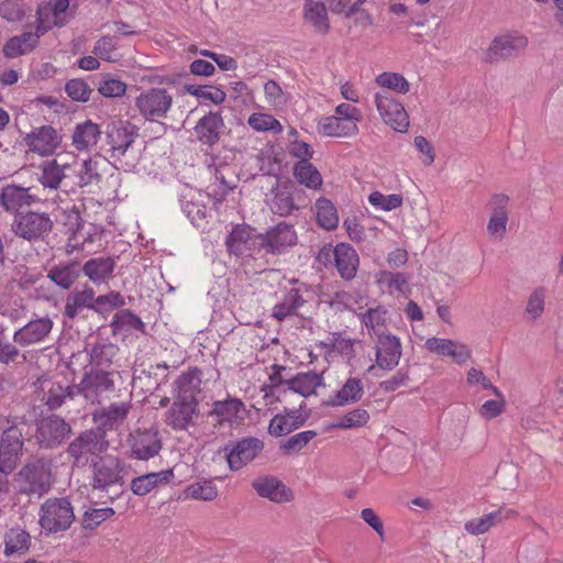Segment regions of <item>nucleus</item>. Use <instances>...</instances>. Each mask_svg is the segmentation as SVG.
<instances>
[{
  "label": "nucleus",
  "mask_w": 563,
  "mask_h": 563,
  "mask_svg": "<svg viewBox=\"0 0 563 563\" xmlns=\"http://www.w3.org/2000/svg\"><path fill=\"white\" fill-rule=\"evenodd\" d=\"M402 349L398 336L378 333L376 345V365L385 371L394 369L401 357Z\"/></svg>",
  "instance_id": "obj_19"
},
{
  "label": "nucleus",
  "mask_w": 563,
  "mask_h": 563,
  "mask_svg": "<svg viewBox=\"0 0 563 563\" xmlns=\"http://www.w3.org/2000/svg\"><path fill=\"white\" fill-rule=\"evenodd\" d=\"M129 456L139 461H148L162 450V440L154 429H136L126 439Z\"/></svg>",
  "instance_id": "obj_9"
},
{
  "label": "nucleus",
  "mask_w": 563,
  "mask_h": 563,
  "mask_svg": "<svg viewBox=\"0 0 563 563\" xmlns=\"http://www.w3.org/2000/svg\"><path fill=\"white\" fill-rule=\"evenodd\" d=\"M409 279V275L401 272L391 273L384 271L379 274V283L387 285L389 289H394L400 294L408 291Z\"/></svg>",
  "instance_id": "obj_63"
},
{
  "label": "nucleus",
  "mask_w": 563,
  "mask_h": 563,
  "mask_svg": "<svg viewBox=\"0 0 563 563\" xmlns=\"http://www.w3.org/2000/svg\"><path fill=\"white\" fill-rule=\"evenodd\" d=\"M263 250L269 254H280L297 243V234L291 224L279 222L267 230L263 238Z\"/></svg>",
  "instance_id": "obj_18"
},
{
  "label": "nucleus",
  "mask_w": 563,
  "mask_h": 563,
  "mask_svg": "<svg viewBox=\"0 0 563 563\" xmlns=\"http://www.w3.org/2000/svg\"><path fill=\"white\" fill-rule=\"evenodd\" d=\"M53 325L54 322L48 317L33 319L14 332L13 341L21 346L40 343L48 336Z\"/></svg>",
  "instance_id": "obj_22"
},
{
  "label": "nucleus",
  "mask_w": 563,
  "mask_h": 563,
  "mask_svg": "<svg viewBox=\"0 0 563 563\" xmlns=\"http://www.w3.org/2000/svg\"><path fill=\"white\" fill-rule=\"evenodd\" d=\"M65 91L71 100L77 102H87L92 89L84 79L74 78L66 82Z\"/></svg>",
  "instance_id": "obj_61"
},
{
  "label": "nucleus",
  "mask_w": 563,
  "mask_h": 563,
  "mask_svg": "<svg viewBox=\"0 0 563 563\" xmlns=\"http://www.w3.org/2000/svg\"><path fill=\"white\" fill-rule=\"evenodd\" d=\"M113 515L114 510L111 507L88 509L82 515L81 526L85 530H95Z\"/></svg>",
  "instance_id": "obj_56"
},
{
  "label": "nucleus",
  "mask_w": 563,
  "mask_h": 563,
  "mask_svg": "<svg viewBox=\"0 0 563 563\" xmlns=\"http://www.w3.org/2000/svg\"><path fill=\"white\" fill-rule=\"evenodd\" d=\"M173 96L165 88H150L135 99L140 115L148 122L162 123L173 107Z\"/></svg>",
  "instance_id": "obj_5"
},
{
  "label": "nucleus",
  "mask_w": 563,
  "mask_h": 563,
  "mask_svg": "<svg viewBox=\"0 0 563 563\" xmlns=\"http://www.w3.org/2000/svg\"><path fill=\"white\" fill-rule=\"evenodd\" d=\"M81 274L89 278L95 285L107 283L115 268L113 257H92L85 264H80Z\"/></svg>",
  "instance_id": "obj_32"
},
{
  "label": "nucleus",
  "mask_w": 563,
  "mask_h": 563,
  "mask_svg": "<svg viewBox=\"0 0 563 563\" xmlns=\"http://www.w3.org/2000/svg\"><path fill=\"white\" fill-rule=\"evenodd\" d=\"M199 416L198 399L173 395V402L164 413V422L174 431H186Z\"/></svg>",
  "instance_id": "obj_8"
},
{
  "label": "nucleus",
  "mask_w": 563,
  "mask_h": 563,
  "mask_svg": "<svg viewBox=\"0 0 563 563\" xmlns=\"http://www.w3.org/2000/svg\"><path fill=\"white\" fill-rule=\"evenodd\" d=\"M100 134L99 125L91 120L78 123L73 133V145L78 151L89 150L97 144Z\"/></svg>",
  "instance_id": "obj_42"
},
{
  "label": "nucleus",
  "mask_w": 563,
  "mask_h": 563,
  "mask_svg": "<svg viewBox=\"0 0 563 563\" xmlns=\"http://www.w3.org/2000/svg\"><path fill=\"white\" fill-rule=\"evenodd\" d=\"M185 92L203 100H209L214 104H221L225 100V92L213 86H202V85H185Z\"/></svg>",
  "instance_id": "obj_52"
},
{
  "label": "nucleus",
  "mask_w": 563,
  "mask_h": 563,
  "mask_svg": "<svg viewBox=\"0 0 563 563\" xmlns=\"http://www.w3.org/2000/svg\"><path fill=\"white\" fill-rule=\"evenodd\" d=\"M364 395L363 383L357 377H350L343 386L324 404L330 407H342L358 402Z\"/></svg>",
  "instance_id": "obj_35"
},
{
  "label": "nucleus",
  "mask_w": 563,
  "mask_h": 563,
  "mask_svg": "<svg viewBox=\"0 0 563 563\" xmlns=\"http://www.w3.org/2000/svg\"><path fill=\"white\" fill-rule=\"evenodd\" d=\"M38 45V35L24 32L21 35L10 37L4 46L3 54L8 58H14L32 52Z\"/></svg>",
  "instance_id": "obj_43"
},
{
  "label": "nucleus",
  "mask_w": 563,
  "mask_h": 563,
  "mask_svg": "<svg viewBox=\"0 0 563 563\" xmlns=\"http://www.w3.org/2000/svg\"><path fill=\"white\" fill-rule=\"evenodd\" d=\"M323 385L322 374L313 371L301 372L287 378V396L291 393L308 397L314 394L316 388Z\"/></svg>",
  "instance_id": "obj_36"
},
{
  "label": "nucleus",
  "mask_w": 563,
  "mask_h": 563,
  "mask_svg": "<svg viewBox=\"0 0 563 563\" xmlns=\"http://www.w3.org/2000/svg\"><path fill=\"white\" fill-rule=\"evenodd\" d=\"M276 186H278V181L276 183ZM271 192L272 198L268 202V206L274 214L279 217H288L292 214L295 210H298L291 192L286 188L278 189L277 187H273Z\"/></svg>",
  "instance_id": "obj_47"
},
{
  "label": "nucleus",
  "mask_w": 563,
  "mask_h": 563,
  "mask_svg": "<svg viewBox=\"0 0 563 563\" xmlns=\"http://www.w3.org/2000/svg\"><path fill=\"white\" fill-rule=\"evenodd\" d=\"M247 123L255 131H282L279 121L267 113H253Z\"/></svg>",
  "instance_id": "obj_64"
},
{
  "label": "nucleus",
  "mask_w": 563,
  "mask_h": 563,
  "mask_svg": "<svg viewBox=\"0 0 563 563\" xmlns=\"http://www.w3.org/2000/svg\"><path fill=\"white\" fill-rule=\"evenodd\" d=\"M547 290L544 287H537L529 295L526 313L531 320L540 318L544 311Z\"/></svg>",
  "instance_id": "obj_57"
},
{
  "label": "nucleus",
  "mask_w": 563,
  "mask_h": 563,
  "mask_svg": "<svg viewBox=\"0 0 563 563\" xmlns=\"http://www.w3.org/2000/svg\"><path fill=\"white\" fill-rule=\"evenodd\" d=\"M136 136V128L130 122L119 121L111 123L107 130V143L111 152L110 157L115 162L121 161Z\"/></svg>",
  "instance_id": "obj_14"
},
{
  "label": "nucleus",
  "mask_w": 563,
  "mask_h": 563,
  "mask_svg": "<svg viewBox=\"0 0 563 563\" xmlns=\"http://www.w3.org/2000/svg\"><path fill=\"white\" fill-rule=\"evenodd\" d=\"M95 295V290L87 284L81 290L76 289L69 292L66 297L64 316L75 319L84 309L93 310Z\"/></svg>",
  "instance_id": "obj_34"
},
{
  "label": "nucleus",
  "mask_w": 563,
  "mask_h": 563,
  "mask_svg": "<svg viewBox=\"0 0 563 563\" xmlns=\"http://www.w3.org/2000/svg\"><path fill=\"white\" fill-rule=\"evenodd\" d=\"M252 486L258 496L274 503H286L292 498V492L274 476L260 477L252 483Z\"/></svg>",
  "instance_id": "obj_26"
},
{
  "label": "nucleus",
  "mask_w": 563,
  "mask_h": 563,
  "mask_svg": "<svg viewBox=\"0 0 563 563\" xmlns=\"http://www.w3.org/2000/svg\"><path fill=\"white\" fill-rule=\"evenodd\" d=\"M74 520V507L67 497L48 498L41 506L38 522L47 533L66 531Z\"/></svg>",
  "instance_id": "obj_4"
},
{
  "label": "nucleus",
  "mask_w": 563,
  "mask_h": 563,
  "mask_svg": "<svg viewBox=\"0 0 563 563\" xmlns=\"http://www.w3.org/2000/svg\"><path fill=\"white\" fill-rule=\"evenodd\" d=\"M302 404L298 409L285 408L283 412L275 415L268 424V432L273 437H283L302 427L308 415L301 412Z\"/></svg>",
  "instance_id": "obj_24"
},
{
  "label": "nucleus",
  "mask_w": 563,
  "mask_h": 563,
  "mask_svg": "<svg viewBox=\"0 0 563 563\" xmlns=\"http://www.w3.org/2000/svg\"><path fill=\"white\" fill-rule=\"evenodd\" d=\"M263 233H256L247 224H236L225 238V245L231 254L236 256L250 255L263 250Z\"/></svg>",
  "instance_id": "obj_11"
},
{
  "label": "nucleus",
  "mask_w": 563,
  "mask_h": 563,
  "mask_svg": "<svg viewBox=\"0 0 563 563\" xmlns=\"http://www.w3.org/2000/svg\"><path fill=\"white\" fill-rule=\"evenodd\" d=\"M294 176L299 184L311 189H318L322 185L321 174L310 162H297L294 166Z\"/></svg>",
  "instance_id": "obj_49"
},
{
  "label": "nucleus",
  "mask_w": 563,
  "mask_h": 563,
  "mask_svg": "<svg viewBox=\"0 0 563 563\" xmlns=\"http://www.w3.org/2000/svg\"><path fill=\"white\" fill-rule=\"evenodd\" d=\"M77 185L79 187H87L98 185L101 181V174L99 172V162L97 159H84L76 169Z\"/></svg>",
  "instance_id": "obj_50"
},
{
  "label": "nucleus",
  "mask_w": 563,
  "mask_h": 563,
  "mask_svg": "<svg viewBox=\"0 0 563 563\" xmlns=\"http://www.w3.org/2000/svg\"><path fill=\"white\" fill-rule=\"evenodd\" d=\"M528 45V38L518 33L496 36L485 53V60L497 63L517 56Z\"/></svg>",
  "instance_id": "obj_13"
},
{
  "label": "nucleus",
  "mask_w": 563,
  "mask_h": 563,
  "mask_svg": "<svg viewBox=\"0 0 563 563\" xmlns=\"http://www.w3.org/2000/svg\"><path fill=\"white\" fill-rule=\"evenodd\" d=\"M60 141V135L51 125L36 128L24 137L25 145L30 151L42 156L52 155Z\"/></svg>",
  "instance_id": "obj_20"
},
{
  "label": "nucleus",
  "mask_w": 563,
  "mask_h": 563,
  "mask_svg": "<svg viewBox=\"0 0 563 563\" xmlns=\"http://www.w3.org/2000/svg\"><path fill=\"white\" fill-rule=\"evenodd\" d=\"M317 222L325 230H333L339 224V216L334 205L327 198L316 201Z\"/></svg>",
  "instance_id": "obj_51"
},
{
  "label": "nucleus",
  "mask_w": 563,
  "mask_h": 563,
  "mask_svg": "<svg viewBox=\"0 0 563 563\" xmlns=\"http://www.w3.org/2000/svg\"><path fill=\"white\" fill-rule=\"evenodd\" d=\"M303 22L321 35L330 31V20L327 7L318 0H305L302 5Z\"/></svg>",
  "instance_id": "obj_27"
},
{
  "label": "nucleus",
  "mask_w": 563,
  "mask_h": 563,
  "mask_svg": "<svg viewBox=\"0 0 563 563\" xmlns=\"http://www.w3.org/2000/svg\"><path fill=\"white\" fill-rule=\"evenodd\" d=\"M23 432L19 426L7 428L0 439V494L8 490V475L13 472L23 452Z\"/></svg>",
  "instance_id": "obj_1"
},
{
  "label": "nucleus",
  "mask_w": 563,
  "mask_h": 563,
  "mask_svg": "<svg viewBox=\"0 0 563 563\" xmlns=\"http://www.w3.org/2000/svg\"><path fill=\"white\" fill-rule=\"evenodd\" d=\"M81 276L80 262L66 261L52 265L47 269V278L62 289H69Z\"/></svg>",
  "instance_id": "obj_30"
},
{
  "label": "nucleus",
  "mask_w": 563,
  "mask_h": 563,
  "mask_svg": "<svg viewBox=\"0 0 563 563\" xmlns=\"http://www.w3.org/2000/svg\"><path fill=\"white\" fill-rule=\"evenodd\" d=\"M102 438L98 430L89 429L79 433L68 445L66 452L73 460L74 466H85L89 456L98 451L99 441Z\"/></svg>",
  "instance_id": "obj_15"
},
{
  "label": "nucleus",
  "mask_w": 563,
  "mask_h": 563,
  "mask_svg": "<svg viewBox=\"0 0 563 563\" xmlns=\"http://www.w3.org/2000/svg\"><path fill=\"white\" fill-rule=\"evenodd\" d=\"M375 104L383 121L397 132H407L409 117L401 102L387 90L375 93Z\"/></svg>",
  "instance_id": "obj_10"
},
{
  "label": "nucleus",
  "mask_w": 563,
  "mask_h": 563,
  "mask_svg": "<svg viewBox=\"0 0 563 563\" xmlns=\"http://www.w3.org/2000/svg\"><path fill=\"white\" fill-rule=\"evenodd\" d=\"M54 228L51 214L40 211H25L14 216L12 231L29 242H44Z\"/></svg>",
  "instance_id": "obj_3"
},
{
  "label": "nucleus",
  "mask_w": 563,
  "mask_h": 563,
  "mask_svg": "<svg viewBox=\"0 0 563 563\" xmlns=\"http://www.w3.org/2000/svg\"><path fill=\"white\" fill-rule=\"evenodd\" d=\"M319 132L324 136L350 137L358 133L357 124H352L335 115L322 118L318 124Z\"/></svg>",
  "instance_id": "obj_40"
},
{
  "label": "nucleus",
  "mask_w": 563,
  "mask_h": 563,
  "mask_svg": "<svg viewBox=\"0 0 563 563\" xmlns=\"http://www.w3.org/2000/svg\"><path fill=\"white\" fill-rule=\"evenodd\" d=\"M92 487L106 490L108 487L121 484L123 481V468L119 460L109 457L92 465Z\"/></svg>",
  "instance_id": "obj_21"
},
{
  "label": "nucleus",
  "mask_w": 563,
  "mask_h": 563,
  "mask_svg": "<svg viewBox=\"0 0 563 563\" xmlns=\"http://www.w3.org/2000/svg\"><path fill=\"white\" fill-rule=\"evenodd\" d=\"M118 345L111 342H98L92 345L89 352L90 369H104L112 365L114 357L118 355Z\"/></svg>",
  "instance_id": "obj_41"
},
{
  "label": "nucleus",
  "mask_w": 563,
  "mask_h": 563,
  "mask_svg": "<svg viewBox=\"0 0 563 563\" xmlns=\"http://www.w3.org/2000/svg\"><path fill=\"white\" fill-rule=\"evenodd\" d=\"M114 371L90 369L78 384V394L90 404H101L115 391Z\"/></svg>",
  "instance_id": "obj_6"
},
{
  "label": "nucleus",
  "mask_w": 563,
  "mask_h": 563,
  "mask_svg": "<svg viewBox=\"0 0 563 563\" xmlns=\"http://www.w3.org/2000/svg\"><path fill=\"white\" fill-rule=\"evenodd\" d=\"M368 201L377 209L391 211L402 205V197L397 194L384 195L379 191H374L368 196Z\"/></svg>",
  "instance_id": "obj_62"
},
{
  "label": "nucleus",
  "mask_w": 563,
  "mask_h": 563,
  "mask_svg": "<svg viewBox=\"0 0 563 563\" xmlns=\"http://www.w3.org/2000/svg\"><path fill=\"white\" fill-rule=\"evenodd\" d=\"M70 169L69 165H59L57 159L45 162L42 165V174L38 178L40 184L44 188L57 189L63 180L67 177V170Z\"/></svg>",
  "instance_id": "obj_44"
},
{
  "label": "nucleus",
  "mask_w": 563,
  "mask_h": 563,
  "mask_svg": "<svg viewBox=\"0 0 563 563\" xmlns=\"http://www.w3.org/2000/svg\"><path fill=\"white\" fill-rule=\"evenodd\" d=\"M41 201V198L32 192V187H22L19 185H7L0 192V206L8 212H22L21 209L31 207Z\"/></svg>",
  "instance_id": "obj_16"
},
{
  "label": "nucleus",
  "mask_w": 563,
  "mask_h": 563,
  "mask_svg": "<svg viewBox=\"0 0 563 563\" xmlns=\"http://www.w3.org/2000/svg\"><path fill=\"white\" fill-rule=\"evenodd\" d=\"M26 15V5L21 0L0 2V16L9 23L21 22Z\"/></svg>",
  "instance_id": "obj_54"
},
{
  "label": "nucleus",
  "mask_w": 563,
  "mask_h": 563,
  "mask_svg": "<svg viewBox=\"0 0 563 563\" xmlns=\"http://www.w3.org/2000/svg\"><path fill=\"white\" fill-rule=\"evenodd\" d=\"M174 477L173 470H164L156 473H147L137 476L131 482V490L137 496H145L159 485L168 484Z\"/></svg>",
  "instance_id": "obj_38"
},
{
  "label": "nucleus",
  "mask_w": 563,
  "mask_h": 563,
  "mask_svg": "<svg viewBox=\"0 0 563 563\" xmlns=\"http://www.w3.org/2000/svg\"><path fill=\"white\" fill-rule=\"evenodd\" d=\"M131 409V404L126 401L112 402L109 406L100 407L92 412V420L97 424V429L101 432L102 438L106 431L117 429L121 426Z\"/></svg>",
  "instance_id": "obj_17"
},
{
  "label": "nucleus",
  "mask_w": 563,
  "mask_h": 563,
  "mask_svg": "<svg viewBox=\"0 0 563 563\" xmlns=\"http://www.w3.org/2000/svg\"><path fill=\"white\" fill-rule=\"evenodd\" d=\"M264 449V442L255 437H245L230 441L221 451L224 452L229 468L236 472L252 462Z\"/></svg>",
  "instance_id": "obj_7"
},
{
  "label": "nucleus",
  "mask_w": 563,
  "mask_h": 563,
  "mask_svg": "<svg viewBox=\"0 0 563 563\" xmlns=\"http://www.w3.org/2000/svg\"><path fill=\"white\" fill-rule=\"evenodd\" d=\"M186 497L211 501L218 496V488L212 481H199L188 485L185 489Z\"/></svg>",
  "instance_id": "obj_53"
},
{
  "label": "nucleus",
  "mask_w": 563,
  "mask_h": 563,
  "mask_svg": "<svg viewBox=\"0 0 563 563\" xmlns=\"http://www.w3.org/2000/svg\"><path fill=\"white\" fill-rule=\"evenodd\" d=\"M307 302L302 296L301 288L292 287L287 290L282 300L273 308L272 316L278 321H283L288 317L297 316L298 310Z\"/></svg>",
  "instance_id": "obj_37"
},
{
  "label": "nucleus",
  "mask_w": 563,
  "mask_h": 563,
  "mask_svg": "<svg viewBox=\"0 0 563 563\" xmlns=\"http://www.w3.org/2000/svg\"><path fill=\"white\" fill-rule=\"evenodd\" d=\"M426 349L440 356H450L457 364L465 363L471 357V352L463 343L442 338H429Z\"/></svg>",
  "instance_id": "obj_25"
},
{
  "label": "nucleus",
  "mask_w": 563,
  "mask_h": 563,
  "mask_svg": "<svg viewBox=\"0 0 563 563\" xmlns=\"http://www.w3.org/2000/svg\"><path fill=\"white\" fill-rule=\"evenodd\" d=\"M509 198L504 194H496L492 197L489 206L492 216L488 221L487 231L492 236L503 239L506 233L508 212L506 210Z\"/></svg>",
  "instance_id": "obj_29"
},
{
  "label": "nucleus",
  "mask_w": 563,
  "mask_h": 563,
  "mask_svg": "<svg viewBox=\"0 0 563 563\" xmlns=\"http://www.w3.org/2000/svg\"><path fill=\"white\" fill-rule=\"evenodd\" d=\"M245 406L238 398L214 401L209 411L210 417H216L219 424L239 423L244 419Z\"/></svg>",
  "instance_id": "obj_28"
},
{
  "label": "nucleus",
  "mask_w": 563,
  "mask_h": 563,
  "mask_svg": "<svg viewBox=\"0 0 563 563\" xmlns=\"http://www.w3.org/2000/svg\"><path fill=\"white\" fill-rule=\"evenodd\" d=\"M112 328L113 334H133L134 332H140L141 334H146V329L144 322L133 313L130 309H121L119 310L112 318L110 323Z\"/></svg>",
  "instance_id": "obj_39"
},
{
  "label": "nucleus",
  "mask_w": 563,
  "mask_h": 563,
  "mask_svg": "<svg viewBox=\"0 0 563 563\" xmlns=\"http://www.w3.org/2000/svg\"><path fill=\"white\" fill-rule=\"evenodd\" d=\"M376 82L378 86L398 93H407L410 89L408 80L398 73L384 71L377 76Z\"/></svg>",
  "instance_id": "obj_55"
},
{
  "label": "nucleus",
  "mask_w": 563,
  "mask_h": 563,
  "mask_svg": "<svg viewBox=\"0 0 563 563\" xmlns=\"http://www.w3.org/2000/svg\"><path fill=\"white\" fill-rule=\"evenodd\" d=\"M269 374V385L263 387L264 398H275L277 401H284L287 397V379L283 377L286 367L283 365H272Z\"/></svg>",
  "instance_id": "obj_46"
},
{
  "label": "nucleus",
  "mask_w": 563,
  "mask_h": 563,
  "mask_svg": "<svg viewBox=\"0 0 563 563\" xmlns=\"http://www.w3.org/2000/svg\"><path fill=\"white\" fill-rule=\"evenodd\" d=\"M386 313L387 310L383 306L368 308L364 313L361 314V321L368 330H372L377 335L380 333V327H383L386 322Z\"/></svg>",
  "instance_id": "obj_60"
},
{
  "label": "nucleus",
  "mask_w": 563,
  "mask_h": 563,
  "mask_svg": "<svg viewBox=\"0 0 563 563\" xmlns=\"http://www.w3.org/2000/svg\"><path fill=\"white\" fill-rule=\"evenodd\" d=\"M31 545V536L25 530L16 527L11 528L4 534V554L12 556L13 554H24Z\"/></svg>",
  "instance_id": "obj_48"
},
{
  "label": "nucleus",
  "mask_w": 563,
  "mask_h": 563,
  "mask_svg": "<svg viewBox=\"0 0 563 563\" xmlns=\"http://www.w3.org/2000/svg\"><path fill=\"white\" fill-rule=\"evenodd\" d=\"M15 481L20 494L41 497L51 488L49 464L43 459H33L19 471Z\"/></svg>",
  "instance_id": "obj_2"
},
{
  "label": "nucleus",
  "mask_w": 563,
  "mask_h": 563,
  "mask_svg": "<svg viewBox=\"0 0 563 563\" xmlns=\"http://www.w3.org/2000/svg\"><path fill=\"white\" fill-rule=\"evenodd\" d=\"M317 432L314 430H306L296 433L288 438L280 444V450L284 454H291L302 450L314 437Z\"/></svg>",
  "instance_id": "obj_59"
},
{
  "label": "nucleus",
  "mask_w": 563,
  "mask_h": 563,
  "mask_svg": "<svg viewBox=\"0 0 563 563\" xmlns=\"http://www.w3.org/2000/svg\"><path fill=\"white\" fill-rule=\"evenodd\" d=\"M516 511L512 509L499 508L483 517L474 518L465 522L464 529L472 536L484 534L493 527L504 522L505 520L514 517Z\"/></svg>",
  "instance_id": "obj_33"
},
{
  "label": "nucleus",
  "mask_w": 563,
  "mask_h": 563,
  "mask_svg": "<svg viewBox=\"0 0 563 563\" xmlns=\"http://www.w3.org/2000/svg\"><path fill=\"white\" fill-rule=\"evenodd\" d=\"M200 371L195 367L183 373L174 383V396L197 398L200 391Z\"/></svg>",
  "instance_id": "obj_45"
},
{
  "label": "nucleus",
  "mask_w": 563,
  "mask_h": 563,
  "mask_svg": "<svg viewBox=\"0 0 563 563\" xmlns=\"http://www.w3.org/2000/svg\"><path fill=\"white\" fill-rule=\"evenodd\" d=\"M70 432V426L62 417L51 415L38 421L36 440L42 448L54 449L60 445Z\"/></svg>",
  "instance_id": "obj_12"
},
{
  "label": "nucleus",
  "mask_w": 563,
  "mask_h": 563,
  "mask_svg": "<svg viewBox=\"0 0 563 563\" xmlns=\"http://www.w3.org/2000/svg\"><path fill=\"white\" fill-rule=\"evenodd\" d=\"M369 420V413L367 410L356 408L339 418L333 424L334 428L339 429H353L365 426Z\"/></svg>",
  "instance_id": "obj_58"
},
{
  "label": "nucleus",
  "mask_w": 563,
  "mask_h": 563,
  "mask_svg": "<svg viewBox=\"0 0 563 563\" xmlns=\"http://www.w3.org/2000/svg\"><path fill=\"white\" fill-rule=\"evenodd\" d=\"M225 129L221 112L210 111L200 118L194 130L197 140L202 144L212 147L216 145Z\"/></svg>",
  "instance_id": "obj_23"
},
{
  "label": "nucleus",
  "mask_w": 563,
  "mask_h": 563,
  "mask_svg": "<svg viewBox=\"0 0 563 563\" xmlns=\"http://www.w3.org/2000/svg\"><path fill=\"white\" fill-rule=\"evenodd\" d=\"M335 267L345 280L355 277L360 258L354 247L347 243H339L333 250Z\"/></svg>",
  "instance_id": "obj_31"
}]
</instances>
